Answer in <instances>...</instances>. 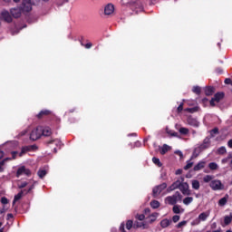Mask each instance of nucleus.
<instances>
[{
  "instance_id": "obj_1",
  "label": "nucleus",
  "mask_w": 232,
  "mask_h": 232,
  "mask_svg": "<svg viewBox=\"0 0 232 232\" xmlns=\"http://www.w3.org/2000/svg\"><path fill=\"white\" fill-rule=\"evenodd\" d=\"M209 215H211L210 210H207L205 212H201L198 218L191 221L190 226H200L201 222H206L208 218H209Z\"/></svg>"
},
{
  "instance_id": "obj_2",
  "label": "nucleus",
  "mask_w": 232,
  "mask_h": 232,
  "mask_svg": "<svg viewBox=\"0 0 232 232\" xmlns=\"http://www.w3.org/2000/svg\"><path fill=\"white\" fill-rule=\"evenodd\" d=\"M182 200V195L180 192L176 191L172 196H169L165 198V203L169 204V206H175L177 202H180Z\"/></svg>"
},
{
  "instance_id": "obj_3",
  "label": "nucleus",
  "mask_w": 232,
  "mask_h": 232,
  "mask_svg": "<svg viewBox=\"0 0 232 232\" xmlns=\"http://www.w3.org/2000/svg\"><path fill=\"white\" fill-rule=\"evenodd\" d=\"M210 146H211V142L209 141V138H206L203 140V143L201 145L195 148L194 155L196 157H198V155H200V153H202V151H204V150H208V148H209Z\"/></svg>"
},
{
  "instance_id": "obj_4",
  "label": "nucleus",
  "mask_w": 232,
  "mask_h": 232,
  "mask_svg": "<svg viewBox=\"0 0 232 232\" xmlns=\"http://www.w3.org/2000/svg\"><path fill=\"white\" fill-rule=\"evenodd\" d=\"M179 191H181L182 195H184L185 197H189L191 195V189H189V184H188V182H184V178H181Z\"/></svg>"
},
{
  "instance_id": "obj_5",
  "label": "nucleus",
  "mask_w": 232,
  "mask_h": 232,
  "mask_svg": "<svg viewBox=\"0 0 232 232\" xmlns=\"http://www.w3.org/2000/svg\"><path fill=\"white\" fill-rule=\"evenodd\" d=\"M209 186L213 191H222L224 189V184L220 179H214L209 183Z\"/></svg>"
},
{
  "instance_id": "obj_6",
  "label": "nucleus",
  "mask_w": 232,
  "mask_h": 232,
  "mask_svg": "<svg viewBox=\"0 0 232 232\" xmlns=\"http://www.w3.org/2000/svg\"><path fill=\"white\" fill-rule=\"evenodd\" d=\"M43 135V127H37L36 129L33 130L30 134L31 140H37L41 139Z\"/></svg>"
},
{
  "instance_id": "obj_7",
  "label": "nucleus",
  "mask_w": 232,
  "mask_h": 232,
  "mask_svg": "<svg viewBox=\"0 0 232 232\" xmlns=\"http://www.w3.org/2000/svg\"><path fill=\"white\" fill-rule=\"evenodd\" d=\"M23 14H28V12H32V1L31 0H23L22 6Z\"/></svg>"
},
{
  "instance_id": "obj_8",
  "label": "nucleus",
  "mask_w": 232,
  "mask_h": 232,
  "mask_svg": "<svg viewBox=\"0 0 232 232\" xmlns=\"http://www.w3.org/2000/svg\"><path fill=\"white\" fill-rule=\"evenodd\" d=\"M166 188H168V184L166 183H162L160 185L156 186L152 190L153 197H159L160 193H162V191L166 189Z\"/></svg>"
},
{
  "instance_id": "obj_9",
  "label": "nucleus",
  "mask_w": 232,
  "mask_h": 232,
  "mask_svg": "<svg viewBox=\"0 0 232 232\" xmlns=\"http://www.w3.org/2000/svg\"><path fill=\"white\" fill-rule=\"evenodd\" d=\"M23 175H25L26 177H30L32 175V171H30V169H26V167L22 166V167L18 168V169L16 171V177L19 178Z\"/></svg>"
},
{
  "instance_id": "obj_10",
  "label": "nucleus",
  "mask_w": 232,
  "mask_h": 232,
  "mask_svg": "<svg viewBox=\"0 0 232 232\" xmlns=\"http://www.w3.org/2000/svg\"><path fill=\"white\" fill-rule=\"evenodd\" d=\"M224 99L223 92H217L215 96L210 100V106H215L216 102L218 103Z\"/></svg>"
},
{
  "instance_id": "obj_11",
  "label": "nucleus",
  "mask_w": 232,
  "mask_h": 232,
  "mask_svg": "<svg viewBox=\"0 0 232 232\" xmlns=\"http://www.w3.org/2000/svg\"><path fill=\"white\" fill-rule=\"evenodd\" d=\"M187 122L189 126H193L194 128H198L200 126V122H198V121L192 116L188 117Z\"/></svg>"
},
{
  "instance_id": "obj_12",
  "label": "nucleus",
  "mask_w": 232,
  "mask_h": 232,
  "mask_svg": "<svg viewBox=\"0 0 232 232\" xmlns=\"http://www.w3.org/2000/svg\"><path fill=\"white\" fill-rule=\"evenodd\" d=\"M181 182L182 180L180 179L176 180L171 186L167 188L168 193H170V191H175V189H179Z\"/></svg>"
},
{
  "instance_id": "obj_13",
  "label": "nucleus",
  "mask_w": 232,
  "mask_h": 232,
  "mask_svg": "<svg viewBox=\"0 0 232 232\" xmlns=\"http://www.w3.org/2000/svg\"><path fill=\"white\" fill-rule=\"evenodd\" d=\"M10 13H11V15H13V17L17 19L23 13V9H21V7H14L10 10Z\"/></svg>"
},
{
  "instance_id": "obj_14",
  "label": "nucleus",
  "mask_w": 232,
  "mask_h": 232,
  "mask_svg": "<svg viewBox=\"0 0 232 232\" xmlns=\"http://www.w3.org/2000/svg\"><path fill=\"white\" fill-rule=\"evenodd\" d=\"M113 12H115V7L113 6V5L108 4L104 9L105 15H111Z\"/></svg>"
},
{
  "instance_id": "obj_15",
  "label": "nucleus",
  "mask_w": 232,
  "mask_h": 232,
  "mask_svg": "<svg viewBox=\"0 0 232 232\" xmlns=\"http://www.w3.org/2000/svg\"><path fill=\"white\" fill-rule=\"evenodd\" d=\"M1 16L6 23H12V15H10L8 11H3L1 13Z\"/></svg>"
},
{
  "instance_id": "obj_16",
  "label": "nucleus",
  "mask_w": 232,
  "mask_h": 232,
  "mask_svg": "<svg viewBox=\"0 0 232 232\" xmlns=\"http://www.w3.org/2000/svg\"><path fill=\"white\" fill-rule=\"evenodd\" d=\"M52 144H54L56 148H61V146H63V142L59 139H54L47 141L48 146H52Z\"/></svg>"
},
{
  "instance_id": "obj_17",
  "label": "nucleus",
  "mask_w": 232,
  "mask_h": 232,
  "mask_svg": "<svg viewBox=\"0 0 232 232\" xmlns=\"http://www.w3.org/2000/svg\"><path fill=\"white\" fill-rule=\"evenodd\" d=\"M206 168V161H199L197 165L194 166V171H200V169H204Z\"/></svg>"
},
{
  "instance_id": "obj_18",
  "label": "nucleus",
  "mask_w": 232,
  "mask_h": 232,
  "mask_svg": "<svg viewBox=\"0 0 232 232\" xmlns=\"http://www.w3.org/2000/svg\"><path fill=\"white\" fill-rule=\"evenodd\" d=\"M191 186H192V189L198 191V189H200V181H198V179H192Z\"/></svg>"
},
{
  "instance_id": "obj_19",
  "label": "nucleus",
  "mask_w": 232,
  "mask_h": 232,
  "mask_svg": "<svg viewBox=\"0 0 232 232\" xmlns=\"http://www.w3.org/2000/svg\"><path fill=\"white\" fill-rule=\"evenodd\" d=\"M134 229H137L139 227H141L142 229H148V225L144 222L140 223L139 221H136L133 225Z\"/></svg>"
},
{
  "instance_id": "obj_20",
  "label": "nucleus",
  "mask_w": 232,
  "mask_h": 232,
  "mask_svg": "<svg viewBox=\"0 0 232 232\" xmlns=\"http://www.w3.org/2000/svg\"><path fill=\"white\" fill-rule=\"evenodd\" d=\"M42 135H44V137H50V135H52V129H50V127H42Z\"/></svg>"
},
{
  "instance_id": "obj_21",
  "label": "nucleus",
  "mask_w": 232,
  "mask_h": 232,
  "mask_svg": "<svg viewBox=\"0 0 232 232\" xmlns=\"http://www.w3.org/2000/svg\"><path fill=\"white\" fill-rule=\"evenodd\" d=\"M229 198V195H226L224 198H220L218 200V206H220L221 208L226 206V204H227V200Z\"/></svg>"
},
{
  "instance_id": "obj_22",
  "label": "nucleus",
  "mask_w": 232,
  "mask_h": 232,
  "mask_svg": "<svg viewBox=\"0 0 232 232\" xmlns=\"http://www.w3.org/2000/svg\"><path fill=\"white\" fill-rule=\"evenodd\" d=\"M171 225V219L165 218L160 221V226L164 229L166 227H169V226Z\"/></svg>"
},
{
  "instance_id": "obj_23",
  "label": "nucleus",
  "mask_w": 232,
  "mask_h": 232,
  "mask_svg": "<svg viewBox=\"0 0 232 232\" xmlns=\"http://www.w3.org/2000/svg\"><path fill=\"white\" fill-rule=\"evenodd\" d=\"M172 211L176 215H179V213H182L184 211V209L182 208H180V206H179V205H174V207L172 208Z\"/></svg>"
},
{
  "instance_id": "obj_24",
  "label": "nucleus",
  "mask_w": 232,
  "mask_h": 232,
  "mask_svg": "<svg viewBox=\"0 0 232 232\" xmlns=\"http://www.w3.org/2000/svg\"><path fill=\"white\" fill-rule=\"evenodd\" d=\"M215 93V88L214 87H206L205 88V95L210 96Z\"/></svg>"
},
{
  "instance_id": "obj_25",
  "label": "nucleus",
  "mask_w": 232,
  "mask_h": 232,
  "mask_svg": "<svg viewBox=\"0 0 232 232\" xmlns=\"http://www.w3.org/2000/svg\"><path fill=\"white\" fill-rule=\"evenodd\" d=\"M26 190H21L17 195L14 196L13 206L17 202V200H21L23 198V193H24Z\"/></svg>"
},
{
  "instance_id": "obj_26",
  "label": "nucleus",
  "mask_w": 232,
  "mask_h": 232,
  "mask_svg": "<svg viewBox=\"0 0 232 232\" xmlns=\"http://www.w3.org/2000/svg\"><path fill=\"white\" fill-rule=\"evenodd\" d=\"M149 218L150 219V223L153 224V222H155V220H157V218H159V213L154 212V213L150 214L149 216Z\"/></svg>"
},
{
  "instance_id": "obj_27",
  "label": "nucleus",
  "mask_w": 232,
  "mask_h": 232,
  "mask_svg": "<svg viewBox=\"0 0 232 232\" xmlns=\"http://www.w3.org/2000/svg\"><path fill=\"white\" fill-rule=\"evenodd\" d=\"M213 179H215V176H213V175H206L205 177H203V182L208 184V182H211L212 180H214Z\"/></svg>"
},
{
  "instance_id": "obj_28",
  "label": "nucleus",
  "mask_w": 232,
  "mask_h": 232,
  "mask_svg": "<svg viewBox=\"0 0 232 232\" xmlns=\"http://www.w3.org/2000/svg\"><path fill=\"white\" fill-rule=\"evenodd\" d=\"M160 154L161 155H166V153H168V151H169V146H168L167 144H164L161 149H160Z\"/></svg>"
},
{
  "instance_id": "obj_29",
  "label": "nucleus",
  "mask_w": 232,
  "mask_h": 232,
  "mask_svg": "<svg viewBox=\"0 0 232 232\" xmlns=\"http://www.w3.org/2000/svg\"><path fill=\"white\" fill-rule=\"evenodd\" d=\"M193 202V197H186L184 199H183V204L185 206H189V204H191Z\"/></svg>"
},
{
  "instance_id": "obj_30",
  "label": "nucleus",
  "mask_w": 232,
  "mask_h": 232,
  "mask_svg": "<svg viewBox=\"0 0 232 232\" xmlns=\"http://www.w3.org/2000/svg\"><path fill=\"white\" fill-rule=\"evenodd\" d=\"M208 168L211 171H216V169H218V164H217V162H210Z\"/></svg>"
},
{
  "instance_id": "obj_31",
  "label": "nucleus",
  "mask_w": 232,
  "mask_h": 232,
  "mask_svg": "<svg viewBox=\"0 0 232 232\" xmlns=\"http://www.w3.org/2000/svg\"><path fill=\"white\" fill-rule=\"evenodd\" d=\"M48 172L45 169H39L37 172V175L40 179H44V177H46V174Z\"/></svg>"
},
{
  "instance_id": "obj_32",
  "label": "nucleus",
  "mask_w": 232,
  "mask_h": 232,
  "mask_svg": "<svg viewBox=\"0 0 232 232\" xmlns=\"http://www.w3.org/2000/svg\"><path fill=\"white\" fill-rule=\"evenodd\" d=\"M150 207L153 208V209H157L159 208H160V203L157 200H152L150 202Z\"/></svg>"
},
{
  "instance_id": "obj_33",
  "label": "nucleus",
  "mask_w": 232,
  "mask_h": 232,
  "mask_svg": "<svg viewBox=\"0 0 232 232\" xmlns=\"http://www.w3.org/2000/svg\"><path fill=\"white\" fill-rule=\"evenodd\" d=\"M193 161H191V160L187 161L186 166L183 168L186 171H188V169H191V168H193Z\"/></svg>"
},
{
  "instance_id": "obj_34",
  "label": "nucleus",
  "mask_w": 232,
  "mask_h": 232,
  "mask_svg": "<svg viewBox=\"0 0 232 232\" xmlns=\"http://www.w3.org/2000/svg\"><path fill=\"white\" fill-rule=\"evenodd\" d=\"M231 221H232V216H231V213H230V216H226L225 217L224 222H225L226 226H229V224H231Z\"/></svg>"
},
{
  "instance_id": "obj_35",
  "label": "nucleus",
  "mask_w": 232,
  "mask_h": 232,
  "mask_svg": "<svg viewBox=\"0 0 232 232\" xmlns=\"http://www.w3.org/2000/svg\"><path fill=\"white\" fill-rule=\"evenodd\" d=\"M6 160H12V159L6 158L0 162V173H3L4 171L3 166H5V163L6 162Z\"/></svg>"
},
{
  "instance_id": "obj_36",
  "label": "nucleus",
  "mask_w": 232,
  "mask_h": 232,
  "mask_svg": "<svg viewBox=\"0 0 232 232\" xmlns=\"http://www.w3.org/2000/svg\"><path fill=\"white\" fill-rule=\"evenodd\" d=\"M179 133H181V135H188L189 133V129L182 127L179 129Z\"/></svg>"
},
{
  "instance_id": "obj_37",
  "label": "nucleus",
  "mask_w": 232,
  "mask_h": 232,
  "mask_svg": "<svg viewBox=\"0 0 232 232\" xmlns=\"http://www.w3.org/2000/svg\"><path fill=\"white\" fill-rule=\"evenodd\" d=\"M231 159H232V155H231V153H229L227 158H224L221 160V163L222 164H227V162H229V160H231Z\"/></svg>"
},
{
  "instance_id": "obj_38",
  "label": "nucleus",
  "mask_w": 232,
  "mask_h": 232,
  "mask_svg": "<svg viewBox=\"0 0 232 232\" xmlns=\"http://www.w3.org/2000/svg\"><path fill=\"white\" fill-rule=\"evenodd\" d=\"M218 153L219 155H225V153H227V150H226V147H220L218 149Z\"/></svg>"
},
{
  "instance_id": "obj_39",
  "label": "nucleus",
  "mask_w": 232,
  "mask_h": 232,
  "mask_svg": "<svg viewBox=\"0 0 232 232\" xmlns=\"http://www.w3.org/2000/svg\"><path fill=\"white\" fill-rule=\"evenodd\" d=\"M152 162H154L156 166H159V168L162 167V163L159 158H152Z\"/></svg>"
},
{
  "instance_id": "obj_40",
  "label": "nucleus",
  "mask_w": 232,
  "mask_h": 232,
  "mask_svg": "<svg viewBox=\"0 0 232 232\" xmlns=\"http://www.w3.org/2000/svg\"><path fill=\"white\" fill-rule=\"evenodd\" d=\"M192 92L193 93H197V95H200L201 89L199 86H194Z\"/></svg>"
},
{
  "instance_id": "obj_41",
  "label": "nucleus",
  "mask_w": 232,
  "mask_h": 232,
  "mask_svg": "<svg viewBox=\"0 0 232 232\" xmlns=\"http://www.w3.org/2000/svg\"><path fill=\"white\" fill-rule=\"evenodd\" d=\"M198 111V108L197 107L185 109V111H188V113H195V111Z\"/></svg>"
},
{
  "instance_id": "obj_42",
  "label": "nucleus",
  "mask_w": 232,
  "mask_h": 232,
  "mask_svg": "<svg viewBox=\"0 0 232 232\" xmlns=\"http://www.w3.org/2000/svg\"><path fill=\"white\" fill-rule=\"evenodd\" d=\"M43 115H50V111L45 110V111H40L38 114V118L41 119V117H43Z\"/></svg>"
},
{
  "instance_id": "obj_43",
  "label": "nucleus",
  "mask_w": 232,
  "mask_h": 232,
  "mask_svg": "<svg viewBox=\"0 0 232 232\" xmlns=\"http://www.w3.org/2000/svg\"><path fill=\"white\" fill-rule=\"evenodd\" d=\"M133 227V221L132 220H128L126 223V229H131Z\"/></svg>"
},
{
  "instance_id": "obj_44",
  "label": "nucleus",
  "mask_w": 232,
  "mask_h": 232,
  "mask_svg": "<svg viewBox=\"0 0 232 232\" xmlns=\"http://www.w3.org/2000/svg\"><path fill=\"white\" fill-rule=\"evenodd\" d=\"M135 218H137V220L142 221V220H144V218H146V216H144V214H137L135 216Z\"/></svg>"
},
{
  "instance_id": "obj_45",
  "label": "nucleus",
  "mask_w": 232,
  "mask_h": 232,
  "mask_svg": "<svg viewBox=\"0 0 232 232\" xmlns=\"http://www.w3.org/2000/svg\"><path fill=\"white\" fill-rule=\"evenodd\" d=\"M188 224V221H181L177 225L178 229H180L181 227H184Z\"/></svg>"
},
{
  "instance_id": "obj_46",
  "label": "nucleus",
  "mask_w": 232,
  "mask_h": 232,
  "mask_svg": "<svg viewBox=\"0 0 232 232\" xmlns=\"http://www.w3.org/2000/svg\"><path fill=\"white\" fill-rule=\"evenodd\" d=\"M179 220H180V216L175 215V216L172 217V221H173L174 223H177V222H179Z\"/></svg>"
},
{
  "instance_id": "obj_47",
  "label": "nucleus",
  "mask_w": 232,
  "mask_h": 232,
  "mask_svg": "<svg viewBox=\"0 0 232 232\" xmlns=\"http://www.w3.org/2000/svg\"><path fill=\"white\" fill-rule=\"evenodd\" d=\"M182 110H184V102H181V103L179 105V107H178V109H177L178 113H180V111H182Z\"/></svg>"
},
{
  "instance_id": "obj_48",
  "label": "nucleus",
  "mask_w": 232,
  "mask_h": 232,
  "mask_svg": "<svg viewBox=\"0 0 232 232\" xmlns=\"http://www.w3.org/2000/svg\"><path fill=\"white\" fill-rule=\"evenodd\" d=\"M27 186H28V182L24 181V182H22L20 185H18V188H19L20 189H23V188H26Z\"/></svg>"
},
{
  "instance_id": "obj_49",
  "label": "nucleus",
  "mask_w": 232,
  "mask_h": 232,
  "mask_svg": "<svg viewBox=\"0 0 232 232\" xmlns=\"http://www.w3.org/2000/svg\"><path fill=\"white\" fill-rule=\"evenodd\" d=\"M1 204H4V205L8 204V198H6V197L1 198Z\"/></svg>"
},
{
  "instance_id": "obj_50",
  "label": "nucleus",
  "mask_w": 232,
  "mask_h": 232,
  "mask_svg": "<svg viewBox=\"0 0 232 232\" xmlns=\"http://www.w3.org/2000/svg\"><path fill=\"white\" fill-rule=\"evenodd\" d=\"M175 154H176V155H179V157H180V159H182V158L184 157V154H183L182 151H180V150H176V151H175Z\"/></svg>"
},
{
  "instance_id": "obj_51",
  "label": "nucleus",
  "mask_w": 232,
  "mask_h": 232,
  "mask_svg": "<svg viewBox=\"0 0 232 232\" xmlns=\"http://www.w3.org/2000/svg\"><path fill=\"white\" fill-rule=\"evenodd\" d=\"M210 229H217V222H214L210 225Z\"/></svg>"
},
{
  "instance_id": "obj_52",
  "label": "nucleus",
  "mask_w": 232,
  "mask_h": 232,
  "mask_svg": "<svg viewBox=\"0 0 232 232\" xmlns=\"http://www.w3.org/2000/svg\"><path fill=\"white\" fill-rule=\"evenodd\" d=\"M120 230L121 232H126V230H124V223H121V226H120Z\"/></svg>"
},
{
  "instance_id": "obj_53",
  "label": "nucleus",
  "mask_w": 232,
  "mask_h": 232,
  "mask_svg": "<svg viewBox=\"0 0 232 232\" xmlns=\"http://www.w3.org/2000/svg\"><path fill=\"white\" fill-rule=\"evenodd\" d=\"M26 133H28L27 130H23V131L19 134V137H23V136L26 135Z\"/></svg>"
},
{
  "instance_id": "obj_54",
  "label": "nucleus",
  "mask_w": 232,
  "mask_h": 232,
  "mask_svg": "<svg viewBox=\"0 0 232 232\" xmlns=\"http://www.w3.org/2000/svg\"><path fill=\"white\" fill-rule=\"evenodd\" d=\"M225 84H231V79L227 78V79L225 80Z\"/></svg>"
},
{
  "instance_id": "obj_55",
  "label": "nucleus",
  "mask_w": 232,
  "mask_h": 232,
  "mask_svg": "<svg viewBox=\"0 0 232 232\" xmlns=\"http://www.w3.org/2000/svg\"><path fill=\"white\" fill-rule=\"evenodd\" d=\"M176 175H182V169H177Z\"/></svg>"
},
{
  "instance_id": "obj_56",
  "label": "nucleus",
  "mask_w": 232,
  "mask_h": 232,
  "mask_svg": "<svg viewBox=\"0 0 232 232\" xmlns=\"http://www.w3.org/2000/svg\"><path fill=\"white\" fill-rule=\"evenodd\" d=\"M211 133L217 134V133H218V130L217 128H215L211 130Z\"/></svg>"
},
{
  "instance_id": "obj_57",
  "label": "nucleus",
  "mask_w": 232,
  "mask_h": 232,
  "mask_svg": "<svg viewBox=\"0 0 232 232\" xmlns=\"http://www.w3.org/2000/svg\"><path fill=\"white\" fill-rule=\"evenodd\" d=\"M85 48L90 49L92 48V43H88L85 44Z\"/></svg>"
},
{
  "instance_id": "obj_58",
  "label": "nucleus",
  "mask_w": 232,
  "mask_h": 232,
  "mask_svg": "<svg viewBox=\"0 0 232 232\" xmlns=\"http://www.w3.org/2000/svg\"><path fill=\"white\" fill-rule=\"evenodd\" d=\"M227 146H228V148H231V149H232V140H228Z\"/></svg>"
},
{
  "instance_id": "obj_59",
  "label": "nucleus",
  "mask_w": 232,
  "mask_h": 232,
  "mask_svg": "<svg viewBox=\"0 0 232 232\" xmlns=\"http://www.w3.org/2000/svg\"><path fill=\"white\" fill-rule=\"evenodd\" d=\"M34 185H32L29 189L26 191V193H30L32 189H34Z\"/></svg>"
},
{
  "instance_id": "obj_60",
  "label": "nucleus",
  "mask_w": 232,
  "mask_h": 232,
  "mask_svg": "<svg viewBox=\"0 0 232 232\" xmlns=\"http://www.w3.org/2000/svg\"><path fill=\"white\" fill-rule=\"evenodd\" d=\"M12 155H13V159H15V156L17 155V151H13Z\"/></svg>"
},
{
  "instance_id": "obj_61",
  "label": "nucleus",
  "mask_w": 232,
  "mask_h": 232,
  "mask_svg": "<svg viewBox=\"0 0 232 232\" xmlns=\"http://www.w3.org/2000/svg\"><path fill=\"white\" fill-rule=\"evenodd\" d=\"M3 157H5V152L0 150V159H3Z\"/></svg>"
},
{
  "instance_id": "obj_62",
  "label": "nucleus",
  "mask_w": 232,
  "mask_h": 232,
  "mask_svg": "<svg viewBox=\"0 0 232 232\" xmlns=\"http://www.w3.org/2000/svg\"><path fill=\"white\" fill-rule=\"evenodd\" d=\"M135 146H136L137 148H139V146H140V142L137 141V142L135 143Z\"/></svg>"
},
{
  "instance_id": "obj_63",
  "label": "nucleus",
  "mask_w": 232,
  "mask_h": 232,
  "mask_svg": "<svg viewBox=\"0 0 232 232\" xmlns=\"http://www.w3.org/2000/svg\"><path fill=\"white\" fill-rule=\"evenodd\" d=\"M145 213H150V208H145Z\"/></svg>"
},
{
  "instance_id": "obj_64",
  "label": "nucleus",
  "mask_w": 232,
  "mask_h": 232,
  "mask_svg": "<svg viewBox=\"0 0 232 232\" xmlns=\"http://www.w3.org/2000/svg\"><path fill=\"white\" fill-rule=\"evenodd\" d=\"M217 72L218 73H222V70L218 69Z\"/></svg>"
}]
</instances>
